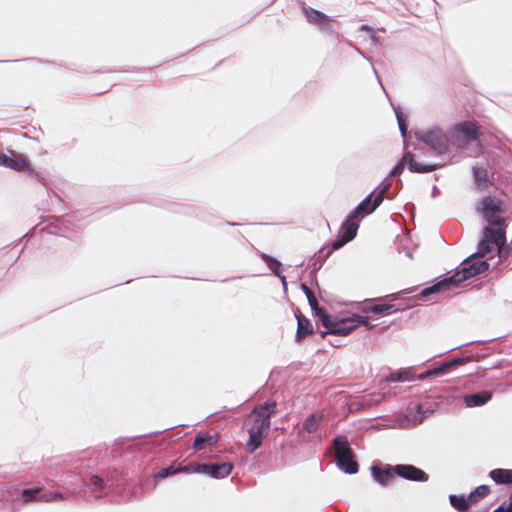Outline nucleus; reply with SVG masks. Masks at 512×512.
Segmentation results:
<instances>
[{
	"label": "nucleus",
	"mask_w": 512,
	"mask_h": 512,
	"mask_svg": "<svg viewBox=\"0 0 512 512\" xmlns=\"http://www.w3.org/2000/svg\"><path fill=\"white\" fill-rule=\"evenodd\" d=\"M512 504V501L510 502L509 506Z\"/></svg>",
	"instance_id": "33"
},
{
	"label": "nucleus",
	"mask_w": 512,
	"mask_h": 512,
	"mask_svg": "<svg viewBox=\"0 0 512 512\" xmlns=\"http://www.w3.org/2000/svg\"><path fill=\"white\" fill-rule=\"evenodd\" d=\"M489 493L488 486L481 485L478 486L474 492L470 493L469 495V501L471 503L477 502L479 499L485 497Z\"/></svg>",
	"instance_id": "22"
},
{
	"label": "nucleus",
	"mask_w": 512,
	"mask_h": 512,
	"mask_svg": "<svg viewBox=\"0 0 512 512\" xmlns=\"http://www.w3.org/2000/svg\"><path fill=\"white\" fill-rule=\"evenodd\" d=\"M387 187H384L377 195L367 196L348 216L346 221L341 225L337 239L331 244L323 247L319 251V257L327 259L334 250L343 247L346 243L353 240L359 228L360 219L372 213L383 202Z\"/></svg>",
	"instance_id": "1"
},
{
	"label": "nucleus",
	"mask_w": 512,
	"mask_h": 512,
	"mask_svg": "<svg viewBox=\"0 0 512 512\" xmlns=\"http://www.w3.org/2000/svg\"><path fill=\"white\" fill-rule=\"evenodd\" d=\"M473 176L475 186L480 191L488 189L493 185V181L490 179L488 170L486 168L478 166L473 167Z\"/></svg>",
	"instance_id": "14"
},
{
	"label": "nucleus",
	"mask_w": 512,
	"mask_h": 512,
	"mask_svg": "<svg viewBox=\"0 0 512 512\" xmlns=\"http://www.w3.org/2000/svg\"><path fill=\"white\" fill-rule=\"evenodd\" d=\"M321 421H322V414L314 413V414L310 415L305 420L304 427L308 432H313L318 428Z\"/></svg>",
	"instance_id": "21"
},
{
	"label": "nucleus",
	"mask_w": 512,
	"mask_h": 512,
	"mask_svg": "<svg viewBox=\"0 0 512 512\" xmlns=\"http://www.w3.org/2000/svg\"><path fill=\"white\" fill-rule=\"evenodd\" d=\"M312 331H313V327L308 319L298 318V329H297V334H296L297 340H301L302 338L311 334Z\"/></svg>",
	"instance_id": "18"
},
{
	"label": "nucleus",
	"mask_w": 512,
	"mask_h": 512,
	"mask_svg": "<svg viewBox=\"0 0 512 512\" xmlns=\"http://www.w3.org/2000/svg\"><path fill=\"white\" fill-rule=\"evenodd\" d=\"M231 463H221V464H212V474L211 477L214 478H225L232 471Z\"/></svg>",
	"instance_id": "17"
},
{
	"label": "nucleus",
	"mask_w": 512,
	"mask_h": 512,
	"mask_svg": "<svg viewBox=\"0 0 512 512\" xmlns=\"http://www.w3.org/2000/svg\"><path fill=\"white\" fill-rule=\"evenodd\" d=\"M371 471L375 480L381 484L389 482L393 474H397L408 480L423 481L427 479L423 471L411 465H397L393 468V471L390 469L372 467Z\"/></svg>",
	"instance_id": "6"
},
{
	"label": "nucleus",
	"mask_w": 512,
	"mask_h": 512,
	"mask_svg": "<svg viewBox=\"0 0 512 512\" xmlns=\"http://www.w3.org/2000/svg\"><path fill=\"white\" fill-rule=\"evenodd\" d=\"M476 210L489 224L496 226V229L505 230L503 214L506 212V205L501 199L493 195L485 196L477 202Z\"/></svg>",
	"instance_id": "5"
},
{
	"label": "nucleus",
	"mask_w": 512,
	"mask_h": 512,
	"mask_svg": "<svg viewBox=\"0 0 512 512\" xmlns=\"http://www.w3.org/2000/svg\"><path fill=\"white\" fill-rule=\"evenodd\" d=\"M271 413L272 407L267 405L254 410L249 416L246 426L250 436L247 442V448L250 452H254L267 435Z\"/></svg>",
	"instance_id": "3"
},
{
	"label": "nucleus",
	"mask_w": 512,
	"mask_h": 512,
	"mask_svg": "<svg viewBox=\"0 0 512 512\" xmlns=\"http://www.w3.org/2000/svg\"><path fill=\"white\" fill-rule=\"evenodd\" d=\"M491 479L498 484H512V470L494 469L490 472Z\"/></svg>",
	"instance_id": "16"
},
{
	"label": "nucleus",
	"mask_w": 512,
	"mask_h": 512,
	"mask_svg": "<svg viewBox=\"0 0 512 512\" xmlns=\"http://www.w3.org/2000/svg\"><path fill=\"white\" fill-rule=\"evenodd\" d=\"M405 165H408V168L411 172L416 173L432 172L438 168V165L436 164H419L414 160L413 154L408 152L404 154L401 161L392 169L390 176L394 177L400 175L403 172Z\"/></svg>",
	"instance_id": "9"
},
{
	"label": "nucleus",
	"mask_w": 512,
	"mask_h": 512,
	"mask_svg": "<svg viewBox=\"0 0 512 512\" xmlns=\"http://www.w3.org/2000/svg\"><path fill=\"white\" fill-rule=\"evenodd\" d=\"M488 268L489 263L487 261L481 260L476 255H471L463 260L453 275L443 278L429 288H447L449 286H458L464 281L486 272Z\"/></svg>",
	"instance_id": "2"
},
{
	"label": "nucleus",
	"mask_w": 512,
	"mask_h": 512,
	"mask_svg": "<svg viewBox=\"0 0 512 512\" xmlns=\"http://www.w3.org/2000/svg\"><path fill=\"white\" fill-rule=\"evenodd\" d=\"M398 121H399V128H400L402 134L405 135L406 130H407L406 125L401 121L400 118H398Z\"/></svg>",
	"instance_id": "27"
},
{
	"label": "nucleus",
	"mask_w": 512,
	"mask_h": 512,
	"mask_svg": "<svg viewBox=\"0 0 512 512\" xmlns=\"http://www.w3.org/2000/svg\"><path fill=\"white\" fill-rule=\"evenodd\" d=\"M450 503L459 511L468 509L471 504L469 497L466 499L463 495H450Z\"/></svg>",
	"instance_id": "19"
},
{
	"label": "nucleus",
	"mask_w": 512,
	"mask_h": 512,
	"mask_svg": "<svg viewBox=\"0 0 512 512\" xmlns=\"http://www.w3.org/2000/svg\"><path fill=\"white\" fill-rule=\"evenodd\" d=\"M204 441H205V439H204L203 437L199 436V437H197V438L195 439L194 446H195L196 448H200V447H201V445H202V443H203Z\"/></svg>",
	"instance_id": "26"
},
{
	"label": "nucleus",
	"mask_w": 512,
	"mask_h": 512,
	"mask_svg": "<svg viewBox=\"0 0 512 512\" xmlns=\"http://www.w3.org/2000/svg\"><path fill=\"white\" fill-rule=\"evenodd\" d=\"M260 257L267 264L269 269L281 279L282 285L286 288L287 282L286 277L282 274L281 262L265 253H262Z\"/></svg>",
	"instance_id": "15"
},
{
	"label": "nucleus",
	"mask_w": 512,
	"mask_h": 512,
	"mask_svg": "<svg viewBox=\"0 0 512 512\" xmlns=\"http://www.w3.org/2000/svg\"><path fill=\"white\" fill-rule=\"evenodd\" d=\"M494 512H512V504L508 506L507 508L500 507Z\"/></svg>",
	"instance_id": "28"
},
{
	"label": "nucleus",
	"mask_w": 512,
	"mask_h": 512,
	"mask_svg": "<svg viewBox=\"0 0 512 512\" xmlns=\"http://www.w3.org/2000/svg\"><path fill=\"white\" fill-rule=\"evenodd\" d=\"M505 242L506 238L504 229H494L487 226L483 229V238L479 243L478 252L474 255L482 258L489 254L493 250L494 246L497 247L498 252L501 255Z\"/></svg>",
	"instance_id": "7"
},
{
	"label": "nucleus",
	"mask_w": 512,
	"mask_h": 512,
	"mask_svg": "<svg viewBox=\"0 0 512 512\" xmlns=\"http://www.w3.org/2000/svg\"><path fill=\"white\" fill-rule=\"evenodd\" d=\"M479 137V130L475 123L464 122L455 127L454 138L458 145L468 144Z\"/></svg>",
	"instance_id": "10"
},
{
	"label": "nucleus",
	"mask_w": 512,
	"mask_h": 512,
	"mask_svg": "<svg viewBox=\"0 0 512 512\" xmlns=\"http://www.w3.org/2000/svg\"><path fill=\"white\" fill-rule=\"evenodd\" d=\"M301 288L305 289V288H308V287L305 284H301Z\"/></svg>",
	"instance_id": "31"
},
{
	"label": "nucleus",
	"mask_w": 512,
	"mask_h": 512,
	"mask_svg": "<svg viewBox=\"0 0 512 512\" xmlns=\"http://www.w3.org/2000/svg\"><path fill=\"white\" fill-rule=\"evenodd\" d=\"M390 308H392V306H387L384 304H377V305L371 306V308L369 310L375 314H378V313L385 312V311L389 310Z\"/></svg>",
	"instance_id": "25"
},
{
	"label": "nucleus",
	"mask_w": 512,
	"mask_h": 512,
	"mask_svg": "<svg viewBox=\"0 0 512 512\" xmlns=\"http://www.w3.org/2000/svg\"><path fill=\"white\" fill-rule=\"evenodd\" d=\"M302 12L310 24L318 26L320 29L330 31L332 29V19L319 10L302 5Z\"/></svg>",
	"instance_id": "11"
},
{
	"label": "nucleus",
	"mask_w": 512,
	"mask_h": 512,
	"mask_svg": "<svg viewBox=\"0 0 512 512\" xmlns=\"http://www.w3.org/2000/svg\"><path fill=\"white\" fill-rule=\"evenodd\" d=\"M176 472L177 470L174 469L173 467L163 468L155 474V480H162L168 477L169 475L175 474Z\"/></svg>",
	"instance_id": "24"
},
{
	"label": "nucleus",
	"mask_w": 512,
	"mask_h": 512,
	"mask_svg": "<svg viewBox=\"0 0 512 512\" xmlns=\"http://www.w3.org/2000/svg\"><path fill=\"white\" fill-rule=\"evenodd\" d=\"M305 293L311 309L315 311L317 316H319L322 325L328 330V333L345 335L350 333L359 324L365 323V321L360 317L353 319L352 321L356 322V324L350 326L346 325L348 322L346 319H332L318 307L317 299L312 290H305Z\"/></svg>",
	"instance_id": "4"
},
{
	"label": "nucleus",
	"mask_w": 512,
	"mask_h": 512,
	"mask_svg": "<svg viewBox=\"0 0 512 512\" xmlns=\"http://www.w3.org/2000/svg\"><path fill=\"white\" fill-rule=\"evenodd\" d=\"M0 166H5L19 172L30 170L28 159L24 155L15 152H11L10 155L0 154Z\"/></svg>",
	"instance_id": "13"
},
{
	"label": "nucleus",
	"mask_w": 512,
	"mask_h": 512,
	"mask_svg": "<svg viewBox=\"0 0 512 512\" xmlns=\"http://www.w3.org/2000/svg\"><path fill=\"white\" fill-rule=\"evenodd\" d=\"M490 399V394L488 392H483L481 394L471 395L465 398V402L468 406H476L481 405L487 402Z\"/></svg>",
	"instance_id": "20"
},
{
	"label": "nucleus",
	"mask_w": 512,
	"mask_h": 512,
	"mask_svg": "<svg viewBox=\"0 0 512 512\" xmlns=\"http://www.w3.org/2000/svg\"><path fill=\"white\" fill-rule=\"evenodd\" d=\"M511 245H512V240H511Z\"/></svg>",
	"instance_id": "34"
},
{
	"label": "nucleus",
	"mask_w": 512,
	"mask_h": 512,
	"mask_svg": "<svg viewBox=\"0 0 512 512\" xmlns=\"http://www.w3.org/2000/svg\"><path fill=\"white\" fill-rule=\"evenodd\" d=\"M430 290H426L423 292V295L425 296L427 294V292H429Z\"/></svg>",
	"instance_id": "32"
},
{
	"label": "nucleus",
	"mask_w": 512,
	"mask_h": 512,
	"mask_svg": "<svg viewBox=\"0 0 512 512\" xmlns=\"http://www.w3.org/2000/svg\"><path fill=\"white\" fill-rule=\"evenodd\" d=\"M424 143L429 145L438 154H442L447 151L448 138L441 131L434 130L429 131L421 136L420 138Z\"/></svg>",
	"instance_id": "12"
},
{
	"label": "nucleus",
	"mask_w": 512,
	"mask_h": 512,
	"mask_svg": "<svg viewBox=\"0 0 512 512\" xmlns=\"http://www.w3.org/2000/svg\"><path fill=\"white\" fill-rule=\"evenodd\" d=\"M334 444L338 466L346 473H356L358 467L356 462L353 460L352 452L348 447L347 442L342 439H336Z\"/></svg>",
	"instance_id": "8"
},
{
	"label": "nucleus",
	"mask_w": 512,
	"mask_h": 512,
	"mask_svg": "<svg viewBox=\"0 0 512 512\" xmlns=\"http://www.w3.org/2000/svg\"><path fill=\"white\" fill-rule=\"evenodd\" d=\"M93 483L97 486H100L102 481L98 477H93Z\"/></svg>",
	"instance_id": "29"
},
{
	"label": "nucleus",
	"mask_w": 512,
	"mask_h": 512,
	"mask_svg": "<svg viewBox=\"0 0 512 512\" xmlns=\"http://www.w3.org/2000/svg\"><path fill=\"white\" fill-rule=\"evenodd\" d=\"M421 420H422V417L412 419V421L415 423L420 422Z\"/></svg>",
	"instance_id": "30"
},
{
	"label": "nucleus",
	"mask_w": 512,
	"mask_h": 512,
	"mask_svg": "<svg viewBox=\"0 0 512 512\" xmlns=\"http://www.w3.org/2000/svg\"><path fill=\"white\" fill-rule=\"evenodd\" d=\"M190 471L191 472H195V473H199V474H206V475L211 476V474H212V464L197 465V466L193 467Z\"/></svg>",
	"instance_id": "23"
}]
</instances>
